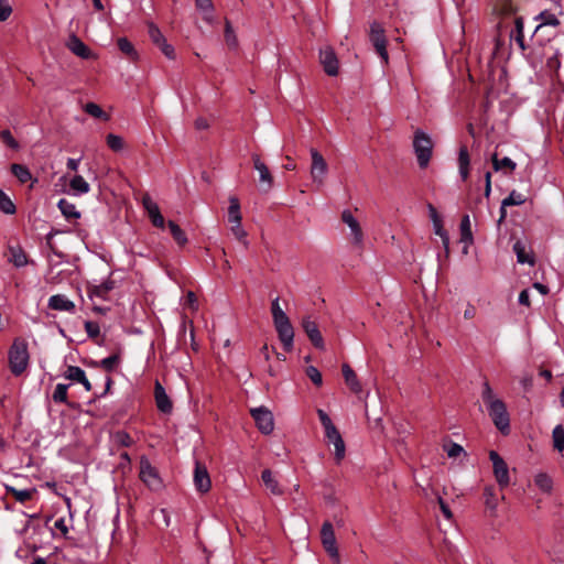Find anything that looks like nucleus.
<instances>
[{
  "label": "nucleus",
  "instance_id": "nucleus-1",
  "mask_svg": "<svg viewBox=\"0 0 564 564\" xmlns=\"http://www.w3.org/2000/svg\"><path fill=\"white\" fill-rule=\"evenodd\" d=\"M481 398L495 426L502 434H508L510 431V417L507 406L502 400L495 397L494 391L487 381L484 383Z\"/></svg>",
  "mask_w": 564,
  "mask_h": 564
},
{
  "label": "nucleus",
  "instance_id": "nucleus-2",
  "mask_svg": "<svg viewBox=\"0 0 564 564\" xmlns=\"http://www.w3.org/2000/svg\"><path fill=\"white\" fill-rule=\"evenodd\" d=\"M29 359L28 341L21 337L14 338L8 352L11 372L17 377L21 376L29 366Z\"/></svg>",
  "mask_w": 564,
  "mask_h": 564
},
{
  "label": "nucleus",
  "instance_id": "nucleus-3",
  "mask_svg": "<svg viewBox=\"0 0 564 564\" xmlns=\"http://www.w3.org/2000/svg\"><path fill=\"white\" fill-rule=\"evenodd\" d=\"M413 150L419 166L421 169L427 167L433 151V142L430 135L421 130H416L413 138Z\"/></svg>",
  "mask_w": 564,
  "mask_h": 564
},
{
  "label": "nucleus",
  "instance_id": "nucleus-4",
  "mask_svg": "<svg viewBox=\"0 0 564 564\" xmlns=\"http://www.w3.org/2000/svg\"><path fill=\"white\" fill-rule=\"evenodd\" d=\"M369 41L381 61L387 64L389 55L387 51V37L383 26L379 22H372L369 30Z\"/></svg>",
  "mask_w": 564,
  "mask_h": 564
},
{
  "label": "nucleus",
  "instance_id": "nucleus-5",
  "mask_svg": "<svg viewBox=\"0 0 564 564\" xmlns=\"http://www.w3.org/2000/svg\"><path fill=\"white\" fill-rule=\"evenodd\" d=\"M321 541L324 550L329 555L335 564H340L338 547L336 545V538L333 524L325 521L321 529Z\"/></svg>",
  "mask_w": 564,
  "mask_h": 564
},
{
  "label": "nucleus",
  "instance_id": "nucleus-6",
  "mask_svg": "<svg viewBox=\"0 0 564 564\" xmlns=\"http://www.w3.org/2000/svg\"><path fill=\"white\" fill-rule=\"evenodd\" d=\"M140 479L151 490H159L162 487V480L158 470L151 465L150 460L142 456L140 459Z\"/></svg>",
  "mask_w": 564,
  "mask_h": 564
},
{
  "label": "nucleus",
  "instance_id": "nucleus-7",
  "mask_svg": "<svg viewBox=\"0 0 564 564\" xmlns=\"http://www.w3.org/2000/svg\"><path fill=\"white\" fill-rule=\"evenodd\" d=\"M250 414L253 417L257 427L262 434H270L274 429V421L271 411L264 406L256 408L250 410Z\"/></svg>",
  "mask_w": 564,
  "mask_h": 564
},
{
  "label": "nucleus",
  "instance_id": "nucleus-8",
  "mask_svg": "<svg viewBox=\"0 0 564 564\" xmlns=\"http://www.w3.org/2000/svg\"><path fill=\"white\" fill-rule=\"evenodd\" d=\"M273 324L284 350L290 352L293 349L294 339V328L291 324L290 318L288 317Z\"/></svg>",
  "mask_w": 564,
  "mask_h": 564
},
{
  "label": "nucleus",
  "instance_id": "nucleus-9",
  "mask_svg": "<svg viewBox=\"0 0 564 564\" xmlns=\"http://www.w3.org/2000/svg\"><path fill=\"white\" fill-rule=\"evenodd\" d=\"M489 458L492 462L494 474L497 479V482L501 488L507 487L510 482V479L506 462L495 451H490Z\"/></svg>",
  "mask_w": 564,
  "mask_h": 564
},
{
  "label": "nucleus",
  "instance_id": "nucleus-10",
  "mask_svg": "<svg viewBox=\"0 0 564 564\" xmlns=\"http://www.w3.org/2000/svg\"><path fill=\"white\" fill-rule=\"evenodd\" d=\"M252 162L253 167L259 172V182L261 191L269 192L273 185V176L269 167L267 166L265 163H263L260 160V156L258 154L252 155Z\"/></svg>",
  "mask_w": 564,
  "mask_h": 564
},
{
  "label": "nucleus",
  "instance_id": "nucleus-11",
  "mask_svg": "<svg viewBox=\"0 0 564 564\" xmlns=\"http://www.w3.org/2000/svg\"><path fill=\"white\" fill-rule=\"evenodd\" d=\"M302 327L312 345L317 349H324V339L315 321L306 316L302 319Z\"/></svg>",
  "mask_w": 564,
  "mask_h": 564
},
{
  "label": "nucleus",
  "instance_id": "nucleus-12",
  "mask_svg": "<svg viewBox=\"0 0 564 564\" xmlns=\"http://www.w3.org/2000/svg\"><path fill=\"white\" fill-rule=\"evenodd\" d=\"M319 62L328 76L338 74V59L332 47H324L319 51Z\"/></svg>",
  "mask_w": 564,
  "mask_h": 564
},
{
  "label": "nucleus",
  "instance_id": "nucleus-13",
  "mask_svg": "<svg viewBox=\"0 0 564 564\" xmlns=\"http://www.w3.org/2000/svg\"><path fill=\"white\" fill-rule=\"evenodd\" d=\"M148 32L151 41L162 51V53L167 58H174V48L172 45L166 43V40L164 35L161 33L160 29L155 24L150 23Z\"/></svg>",
  "mask_w": 564,
  "mask_h": 564
},
{
  "label": "nucleus",
  "instance_id": "nucleus-14",
  "mask_svg": "<svg viewBox=\"0 0 564 564\" xmlns=\"http://www.w3.org/2000/svg\"><path fill=\"white\" fill-rule=\"evenodd\" d=\"M194 485L197 491L202 494L208 492L212 487V481L207 468L200 462L195 463Z\"/></svg>",
  "mask_w": 564,
  "mask_h": 564
},
{
  "label": "nucleus",
  "instance_id": "nucleus-15",
  "mask_svg": "<svg viewBox=\"0 0 564 564\" xmlns=\"http://www.w3.org/2000/svg\"><path fill=\"white\" fill-rule=\"evenodd\" d=\"M312 156V167L311 174L314 182L318 184L323 183V177L327 171V163L324 160L323 155L315 149H311Z\"/></svg>",
  "mask_w": 564,
  "mask_h": 564
},
{
  "label": "nucleus",
  "instance_id": "nucleus-16",
  "mask_svg": "<svg viewBox=\"0 0 564 564\" xmlns=\"http://www.w3.org/2000/svg\"><path fill=\"white\" fill-rule=\"evenodd\" d=\"M154 399L158 409L162 413L167 414L172 412L173 403L169 395L166 394L164 387L158 380L155 381L154 384Z\"/></svg>",
  "mask_w": 564,
  "mask_h": 564
},
{
  "label": "nucleus",
  "instance_id": "nucleus-17",
  "mask_svg": "<svg viewBox=\"0 0 564 564\" xmlns=\"http://www.w3.org/2000/svg\"><path fill=\"white\" fill-rule=\"evenodd\" d=\"M67 48L78 57L88 59L93 56L90 48L75 34H72L67 42Z\"/></svg>",
  "mask_w": 564,
  "mask_h": 564
},
{
  "label": "nucleus",
  "instance_id": "nucleus-18",
  "mask_svg": "<svg viewBox=\"0 0 564 564\" xmlns=\"http://www.w3.org/2000/svg\"><path fill=\"white\" fill-rule=\"evenodd\" d=\"M65 379L82 383L86 391L91 390V383L87 379L85 371L77 366H68L65 373Z\"/></svg>",
  "mask_w": 564,
  "mask_h": 564
},
{
  "label": "nucleus",
  "instance_id": "nucleus-19",
  "mask_svg": "<svg viewBox=\"0 0 564 564\" xmlns=\"http://www.w3.org/2000/svg\"><path fill=\"white\" fill-rule=\"evenodd\" d=\"M341 220L350 228L354 236L355 243L359 245L362 241L364 234L357 219L352 216L350 210L341 213Z\"/></svg>",
  "mask_w": 564,
  "mask_h": 564
},
{
  "label": "nucleus",
  "instance_id": "nucleus-20",
  "mask_svg": "<svg viewBox=\"0 0 564 564\" xmlns=\"http://www.w3.org/2000/svg\"><path fill=\"white\" fill-rule=\"evenodd\" d=\"M48 307L55 311L74 312L75 304L65 295L56 294L50 297Z\"/></svg>",
  "mask_w": 564,
  "mask_h": 564
},
{
  "label": "nucleus",
  "instance_id": "nucleus-21",
  "mask_svg": "<svg viewBox=\"0 0 564 564\" xmlns=\"http://www.w3.org/2000/svg\"><path fill=\"white\" fill-rule=\"evenodd\" d=\"M341 369H343V376L345 378V382L349 387V389L356 394L361 392V384L359 383V381L357 379V375L349 367V365L344 364Z\"/></svg>",
  "mask_w": 564,
  "mask_h": 564
},
{
  "label": "nucleus",
  "instance_id": "nucleus-22",
  "mask_svg": "<svg viewBox=\"0 0 564 564\" xmlns=\"http://www.w3.org/2000/svg\"><path fill=\"white\" fill-rule=\"evenodd\" d=\"M469 164H470V158H469L468 149L466 145H462L459 148V153H458V165H459V174H460L463 181H466L469 176Z\"/></svg>",
  "mask_w": 564,
  "mask_h": 564
},
{
  "label": "nucleus",
  "instance_id": "nucleus-23",
  "mask_svg": "<svg viewBox=\"0 0 564 564\" xmlns=\"http://www.w3.org/2000/svg\"><path fill=\"white\" fill-rule=\"evenodd\" d=\"M492 167L496 172L503 171V172H513L517 167L516 162H513L509 158L499 159L497 153H494L491 156Z\"/></svg>",
  "mask_w": 564,
  "mask_h": 564
},
{
  "label": "nucleus",
  "instance_id": "nucleus-24",
  "mask_svg": "<svg viewBox=\"0 0 564 564\" xmlns=\"http://www.w3.org/2000/svg\"><path fill=\"white\" fill-rule=\"evenodd\" d=\"M484 501L486 509L490 511V514L494 516L498 506V498L496 495V489L492 486H487L484 489Z\"/></svg>",
  "mask_w": 564,
  "mask_h": 564
},
{
  "label": "nucleus",
  "instance_id": "nucleus-25",
  "mask_svg": "<svg viewBox=\"0 0 564 564\" xmlns=\"http://www.w3.org/2000/svg\"><path fill=\"white\" fill-rule=\"evenodd\" d=\"M9 256V260L18 268L24 267L28 263V256L20 246H10Z\"/></svg>",
  "mask_w": 564,
  "mask_h": 564
},
{
  "label": "nucleus",
  "instance_id": "nucleus-26",
  "mask_svg": "<svg viewBox=\"0 0 564 564\" xmlns=\"http://www.w3.org/2000/svg\"><path fill=\"white\" fill-rule=\"evenodd\" d=\"M511 39L516 41L521 51L527 50L523 34V19L521 17H517L514 20V29L511 32Z\"/></svg>",
  "mask_w": 564,
  "mask_h": 564
},
{
  "label": "nucleus",
  "instance_id": "nucleus-27",
  "mask_svg": "<svg viewBox=\"0 0 564 564\" xmlns=\"http://www.w3.org/2000/svg\"><path fill=\"white\" fill-rule=\"evenodd\" d=\"M6 491H7V494L13 496L17 501L23 503V502L32 499L33 494L35 492V489L19 490L12 486L6 485Z\"/></svg>",
  "mask_w": 564,
  "mask_h": 564
},
{
  "label": "nucleus",
  "instance_id": "nucleus-28",
  "mask_svg": "<svg viewBox=\"0 0 564 564\" xmlns=\"http://www.w3.org/2000/svg\"><path fill=\"white\" fill-rule=\"evenodd\" d=\"M460 241L464 243H473L471 225L468 215H464L460 220Z\"/></svg>",
  "mask_w": 564,
  "mask_h": 564
},
{
  "label": "nucleus",
  "instance_id": "nucleus-29",
  "mask_svg": "<svg viewBox=\"0 0 564 564\" xmlns=\"http://www.w3.org/2000/svg\"><path fill=\"white\" fill-rule=\"evenodd\" d=\"M58 208L63 216H65L67 219H77L80 217V214L76 210L75 205L65 198L59 199Z\"/></svg>",
  "mask_w": 564,
  "mask_h": 564
},
{
  "label": "nucleus",
  "instance_id": "nucleus-30",
  "mask_svg": "<svg viewBox=\"0 0 564 564\" xmlns=\"http://www.w3.org/2000/svg\"><path fill=\"white\" fill-rule=\"evenodd\" d=\"M167 226L175 242L181 247L185 246L187 243V237L183 229L173 220H170Z\"/></svg>",
  "mask_w": 564,
  "mask_h": 564
},
{
  "label": "nucleus",
  "instance_id": "nucleus-31",
  "mask_svg": "<svg viewBox=\"0 0 564 564\" xmlns=\"http://www.w3.org/2000/svg\"><path fill=\"white\" fill-rule=\"evenodd\" d=\"M118 47L129 59H137L138 53L133 46V44L127 37L118 39Z\"/></svg>",
  "mask_w": 564,
  "mask_h": 564
},
{
  "label": "nucleus",
  "instance_id": "nucleus-32",
  "mask_svg": "<svg viewBox=\"0 0 564 564\" xmlns=\"http://www.w3.org/2000/svg\"><path fill=\"white\" fill-rule=\"evenodd\" d=\"M228 221L241 223L240 204L239 199L235 196L229 198Z\"/></svg>",
  "mask_w": 564,
  "mask_h": 564
},
{
  "label": "nucleus",
  "instance_id": "nucleus-33",
  "mask_svg": "<svg viewBox=\"0 0 564 564\" xmlns=\"http://www.w3.org/2000/svg\"><path fill=\"white\" fill-rule=\"evenodd\" d=\"M534 482L541 491L545 494H550L552 491L553 480L547 474L539 473L534 478Z\"/></svg>",
  "mask_w": 564,
  "mask_h": 564
},
{
  "label": "nucleus",
  "instance_id": "nucleus-34",
  "mask_svg": "<svg viewBox=\"0 0 564 564\" xmlns=\"http://www.w3.org/2000/svg\"><path fill=\"white\" fill-rule=\"evenodd\" d=\"M513 251L517 254V260L519 263H534L533 258L529 253H527L525 246L520 240H517L514 242Z\"/></svg>",
  "mask_w": 564,
  "mask_h": 564
},
{
  "label": "nucleus",
  "instance_id": "nucleus-35",
  "mask_svg": "<svg viewBox=\"0 0 564 564\" xmlns=\"http://www.w3.org/2000/svg\"><path fill=\"white\" fill-rule=\"evenodd\" d=\"M67 390H68L67 384L58 383L55 387V390L52 395L53 401L56 403H65L68 406H73V404L68 402Z\"/></svg>",
  "mask_w": 564,
  "mask_h": 564
},
{
  "label": "nucleus",
  "instance_id": "nucleus-36",
  "mask_svg": "<svg viewBox=\"0 0 564 564\" xmlns=\"http://www.w3.org/2000/svg\"><path fill=\"white\" fill-rule=\"evenodd\" d=\"M538 20H541V23L536 25L534 33H536L542 26L544 25H551V26H558L560 20L551 12L543 11L538 17Z\"/></svg>",
  "mask_w": 564,
  "mask_h": 564
},
{
  "label": "nucleus",
  "instance_id": "nucleus-37",
  "mask_svg": "<svg viewBox=\"0 0 564 564\" xmlns=\"http://www.w3.org/2000/svg\"><path fill=\"white\" fill-rule=\"evenodd\" d=\"M11 172L21 183H26L32 178L30 170L22 164L13 163L11 165Z\"/></svg>",
  "mask_w": 564,
  "mask_h": 564
},
{
  "label": "nucleus",
  "instance_id": "nucleus-38",
  "mask_svg": "<svg viewBox=\"0 0 564 564\" xmlns=\"http://www.w3.org/2000/svg\"><path fill=\"white\" fill-rule=\"evenodd\" d=\"M115 288L113 281H106L99 285H95L89 289L90 296L106 297V295Z\"/></svg>",
  "mask_w": 564,
  "mask_h": 564
},
{
  "label": "nucleus",
  "instance_id": "nucleus-39",
  "mask_svg": "<svg viewBox=\"0 0 564 564\" xmlns=\"http://www.w3.org/2000/svg\"><path fill=\"white\" fill-rule=\"evenodd\" d=\"M70 188L78 194H86L90 191L89 184L82 175H75L69 182Z\"/></svg>",
  "mask_w": 564,
  "mask_h": 564
},
{
  "label": "nucleus",
  "instance_id": "nucleus-40",
  "mask_svg": "<svg viewBox=\"0 0 564 564\" xmlns=\"http://www.w3.org/2000/svg\"><path fill=\"white\" fill-rule=\"evenodd\" d=\"M262 481L267 486L268 489L274 495H280L281 490L279 489L278 481L273 478L272 471L270 469H264L261 475Z\"/></svg>",
  "mask_w": 564,
  "mask_h": 564
},
{
  "label": "nucleus",
  "instance_id": "nucleus-41",
  "mask_svg": "<svg viewBox=\"0 0 564 564\" xmlns=\"http://www.w3.org/2000/svg\"><path fill=\"white\" fill-rule=\"evenodd\" d=\"M84 110L89 116L107 121L109 116L95 102H87L84 107Z\"/></svg>",
  "mask_w": 564,
  "mask_h": 564
},
{
  "label": "nucleus",
  "instance_id": "nucleus-42",
  "mask_svg": "<svg viewBox=\"0 0 564 564\" xmlns=\"http://www.w3.org/2000/svg\"><path fill=\"white\" fill-rule=\"evenodd\" d=\"M0 210L7 215H13L17 212L14 203L2 189H0Z\"/></svg>",
  "mask_w": 564,
  "mask_h": 564
},
{
  "label": "nucleus",
  "instance_id": "nucleus-43",
  "mask_svg": "<svg viewBox=\"0 0 564 564\" xmlns=\"http://www.w3.org/2000/svg\"><path fill=\"white\" fill-rule=\"evenodd\" d=\"M553 438V447L557 452H562L564 449V427L562 425H556L552 432Z\"/></svg>",
  "mask_w": 564,
  "mask_h": 564
},
{
  "label": "nucleus",
  "instance_id": "nucleus-44",
  "mask_svg": "<svg viewBox=\"0 0 564 564\" xmlns=\"http://www.w3.org/2000/svg\"><path fill=\"white\" fill-rule=\"evenodd\" d=\"M119 362H120L119 354H112V355L108 356L107 358H104L100 361V366L107 372H111L116 369V367L119 365Z\"/></svg>",
  "mask_w": 564,
  "mask_h": 564
},
{
  "label": "nucleus",
  "instance_id": "nucleus-45",
  "mask_svg": "<svg viewBox=\"0 0 564 564\" xmlns=\"http://www.w3.org/2000/svg\"><path fill=\"white\" fill-rule=\"evenodd\" d=\"M525 202L524 195L512 191L508 197L503 199V206H519Z\"/></svg>",
  "mask_w": 564,
  "mask_h": 564
},
{
  "label": "nucleus",
  "instance_id": "nucleus-46",
  "mask_svg": "<svg viewBox=\"0 0 564 564\" xmlns=\"http://www.w3.org/2000/svg\"><path fill=\"white\" fill-rule=\"evenodd\" d=\"M271 314L273 323L288 318V315L280 306L279 297L274 299L271 303Z\"/></svg>",
  "mask_w": 564,
  "mask_h": 564
},
{
  "label": "nucleus",
  "instance_id": "nucleus-47",
  "mask_svg": "<svg viewBox=\"0 0 564 564\" xmlns=\"http://www.w3.org/2000/svg\"><path fill=\"white\" fill-rule=\"evenodd\" d=\"M434 232L435 235L440 236L444 246V249L446 252H448L449 248V237L447 231L444 229L442 221L441 223H434Z\"/></svg>",
  "mask_w": 564,
  "mask_h": 564
},
{
  "label": "nucleus",
  "instance_id": "nucleus-48",
  "mask_svg": "<svg viewBox=\"0 0 564 564\" xmlns=\"http://www.w3.org/2000/svg\"><path fill=\"white\" fill-rule=\"evenodd\" d=\"M115 441L118 445L122 447H130L133 445L132 437L124 431H118L115 434Z\"/></svg>",
  "mask_w": 564,
  "mask_h": 564
},
{
  "label": "nucleus",
  "instance_id": "nucleus-49",
  "mask_svg": "<svg viewBox=\"0 0 564 564\" xmlns=\"http://www.w3.org/2000/svg\"><path fill=\"white\" fill-rule=\"evenodd\" d=\"M107 145L115 152H118L123 149V140L121 137L116 134H108L107 135Z\"/></svg>",
  "mask_w": 564,
  "mask_h": 564
},
{
  "label": "nucleus",
  "instance_id": "nucleus-50",
  "mask_svg": "<svg viewBox=\"0 0 564 564\" xmlns=\"http://www.w3.org/2000/svg\"><path fill=\"white\" fill-rule=\"evenodd\" d=\"M231 231L237 240L243 243L245 247H248V241L246 240L247 232L241 227V223H231Z\"/></svg>",
  "mask_w": 564,
  "mask_h": 564
},
{
  "label": "nucleus",
  "instance_id": "nucleus-51",
  "mask_svg": "<svg viewBox=\"0 0 564 564\" xmlns=\"http://www.w3.org/2000/svg\"><path fill=\"white\" fill-rule=\"evenodd\" d=\"M1 141L10 149L17 150L19 148L18 141L13 138L9 130H2L0 133Z\"/></svg>",
  "mask_w": 564,
  "mask_h": 564
},
{
  "label": "nucleus",
  "instance_id": "nucleus-52",
  "mask_svg": "<svg viewBox=\"0 0 564 564\" xmlns=\"http://www.w3.org/2000/svg\"><path fill=\"white\" fill-rule=\"evenodd\" d=\"M333 445L335 447V459L337 460V463H339L345 457L346 454V446L343 437H337Z\"/></svg>",
  "mask_w": 564,
  "mask_h": 564
},
{
  "label": "nucleus",
  "instance_id": "nucleus-53",
  "mask_svg": "<svg viewBox=\"0 0 564 564\" xmlns=\"http://www.w3.org/2000/svg\"><path fill=\"white\" fill-rule=\"evenodd\" d=\"M306 376L312 380V382L315 384V386H322L323 383V379H322V373L319 372V370L314 367V366H310L306 368Z\"/></svg>",
  "mask_w": 564,
  "mask_h": 564
},
{
  "label": "nucleus",
  "instance_id": "nucleus-54",
  "mask_svg": "<svg viewBox=\"0 0 564 564\" xmlns=\"http://www.w3.org/2000/svg\"><path fill=\"white\" fill-rule=\"evenodd\" d=\"M85 329L89 338H97L100 334V327L96 322H85Z\"/></svg>",
  "mask_w": 564,
  "mask_h": 564
},
{
  "label": "nucleus",
  "instance_id": "nucleus-55",
  "mask_svg": "<svg viewBox=\"0 0 564 564\" xmlns=\"http://www.w3.org/2000/svg\"><path fill=\"white\" fill-rule=\"evenodd\" d=\"M496 10L503 15H510L514 12V7L509 0H502L499 6L496 7Z\"/></svg>",
  "mask_w": 564,
  "mask_h": 564
},
{
  "label": "nucleus",
  "instance_id": "nucleus-56",
  "mask_svg": "<svg viewBox=\"0 0 564 564\" xmlns=\"http://www.w3.org/2000/svg\"><path fill=\"white\" fill-rule=\"evenodd\" d=\"M12 13V8L7 0H0V22L7 21Z\"/></svg>",
  "mask_w": 564,
  "mask_h": 564
},
{
  "label": "nucleus",
  "instance_id": "nucleus-57",
  "mask_svg": "<svg viewBox=\"0 0 564 564\" xmlns=\"http://www.w3.org/2000/svg\"><path fill=\"white\" fill-rule=\"evenodd\" d=\"M446 452H447L448 457L456 458L464 452V448L459 444L452 443L446 448Z\"/></svg>",
  "mask_w": 564,
  "mask_h": 564
},
{
  "label": "nucleus",
  "instance_id": "nucleus-58",
  "mask_svg": "<svg viewBox=\"0 0 564 564\" xmlns=\"http://www.w3.org/2000/svg\"><path fill=\"white\" fill-rule=\"evenodd\" d=\"M57 234V231H51L50 234L46 235L45 239H46V245L47 247L50 248V250L55 253L56 256L58 257H62V253L59 251H57L56 247L54 246L53 243V237Z\"/></svg>",
  "mask_w": 564,
  "mask_h": 564
},
{
  "label": "nucleus",
  "instance_id": "nucleus-59",
  "mask_svg": "<svg viewBox=\"0 0 564 564\" xmlns=\"http://www.w3.org/2000/svg\"><path fill=\"white\" fill-rule=\"evenodd\" d=\"M317 415H318L321 424L323 425L324 429L333 424L328 414L325 411H323L322 409L317 410Z\"/></svg>",
  "mask_w": 564,
  "mask_h": 564
},
{
  "label": "nucleus",
  "instance_id": "nucleus-60",
  "mask_svg": "<svg viewBox=\"0 0 564 564\" xmlns=\"http://www.w3.org/2000/svg\"><path fill=\"white\" fill-rule=\"evenodd\" d=\"M226 42L229 46H234L236 44V39L232 34V30L230 23L226 21V33H225Z\"/></svg>",
  "mask_w": 564,
  "mask_h": 564
},
{
  "label": "nucleus",
  "instance_id": "nucleus-61",
  "mask_svg": "<svg viewBox=\"0 0 564 564\" xmlns=\"http://www.w3.org/2000/svg\"><path fill=\"white\" fill-rule=\"evenodd\" d=\"M151 219V223L154 227H158V228H164L165 226V220H164V217L162 216L161 213H158L156 215H154Z\"/></svg>",
  "mask_w": 564,
  "mask_h": 564
},
{
  "label": "nucleus",
  "instance_id": "nucleus-62",
  "mask_svg": "<svg viewBox=\"0 0 564 564\" xmlns=\"http://www.w3.org/2000/svg\"><path fill=\"white\" fill-rule=\"evenodd\" d=\"M438 502H440V508H441L444 517L448 520L452 519L453 514H452V511H451L448 505L442 498H438Z\"/></svg>",
  "mask_w": 564,
  "mask_h": 564
},
{
  "label": "nucleus",
  "instance_id": "nucleus-63",
  "mask_svg": "<svg viewBox=\"0 0 564 564\" xmlns=\"http://www.w3.org/2000/svg\"><path fill=\"white\" fill-rule=\"evenodd\" d=\"M427 208H429V212H430V217H431L432 223L433 224L434 223H441L442 219H441V216L438 215L436 208L432 204H429Z\"/></svg>",
  "mask_w": 564,
  "mask_h": 564
},
{
  "label": "nucleus",
  "instance_id": "nucleus-64",
  "mask_svg": "<svg viewBox=\"0 0 564 564\" xmlns=\"http://www.w3.org/2000/svg\"><path fill=\"white\" fill-rule=\"evenodd\" d=\"M519 303L524 306H530V295L528 290H523L520 292Z\"/></svg>",
  "mask_w": 564,
  "mask_h": 564
}]
</instances>
